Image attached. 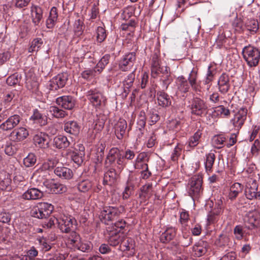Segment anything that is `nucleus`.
<instances>
[{"label":"nucleus","instance_id":"obj_6","mask_svg":"<svg viewBox=\"0 0 260 260\" xmlns=\"http://www.w3.org/2000/svg\"><path fill=\"white\" fill-rule=\"evenodd\" d=\"M87 97L90 103L95 107H99L105 104L106 99L103 94L96 89L88 91Z\"/></svg>","mask_w":260,"mask_h":260},{"label":"nucleus","instance_id":"obj_25","mask_svg":"<svg viewBox=\"0 0 260 260\" xmlns=\"http://www.w3.org/2000/svg\"><path fill=\"white\" fill-rule=\"evenodd\" d=\"M193 254L200 257L205 254L207 251V243L203 241L199 242L193 247Z\"/></svg>","mask_w":260,"mask_h":260},{"label":"nucleus","instance_id":"obj_53","mask_svg":"<svg viewBox=\"0 0 260 260\" xmlns=\"http://www.w3.org/2000/svg\"><path fill=\"white\" fill-rule=\"evenodd\" d=\"M20 76L17 74H14L9 76L7 79V83L8 85L12 86L19 83L20 81Z\"/></svg>","mask_w":260,"mask_h":260},{"label":"nucleus","instance_id":"obj_22","mask_svg":"<svg viewBox=\"0 0 260 260\" xmlns=\"http://www.w3.org/2000/svg\"><path fill=\"white\" fill-rule=\"evenodd\" d=\"M54 173L59 177L65 179L72 178L73 173L71 169L64 167H57L54 170Z\"/></svg>","mask_w":260,"mask_h":260},{"label":"nucleus","instance_id":"obj_20","mask_svg":"<svg viewBox=\"0 0 260 260\" xmlns=\"http://www.w3.org/2000/svg\"><path fill=\"white\" fill-rule=\"evenodd\" d=\"M218 85L221 92L223 93L227 92L230 86L229 76L225 74H222L219 78Z\"/></svg>","mask_w":260,"mask_h":260},{"label":"nucleus","instance_id":"obj_5","mask_svg":"<svg viewBox=\"0 0 260 260\" xmlns=\"http://www.w3.org/2000/svg\"><path fill=\"white\" fill-rule=\"evenodd\" d=\"M120 213L117 208L113 207H106L101 211L99 217L101 220L105 224L108 222L113 220Z\"/></svg>","mask_w":260,"mask_h":260},{"label":"nucleus","instance_id":"obj_15","mask_svg":"<svg viewBox=\"0 0 260 260\" xmlns=\"http://www.w3.org/2000/svg\"><path fill=\"white\" fill-rule=\"evenodd\" d=\"M30 11L32 23L35 25H38L43 18L42 9L39 6H32Z\"/></svg>","mask_w":260,"mask_h":260},{"label":"nucleus","instance_id":"obj_9","mask_svg":"<svg viewBox=\"0 0 260 260\" xmlns=\"http://www.w3.org/2000/svg\"><path fill=\"white\" fill-rule=\"evenodd\" d=\"M68 79V75L67 73L58 74L50 81V89L57 90L64 87Z\"/></svg>","mask_w":260,"mask_h":260},{"label":"nucleus","instance_id":"obj_28","mask_svg":"<svg viewBox=\"0 0 260 260\" xmlns=\"http://www.w3.org/2000/svg\"><path fill=\"white\" fill-rule=\"evenodd\" d=\"M243 187L239 183H234L230 187V192L229 193L228 197L231 200H234L238 195V194L242 192Z\"/></svg>","mask_w":260,"mask_h":260},{"label":"nucleus","instance_id":"obj_59","mask_svg":"<svg viewBox=\"0 0 260 260\" xmlns=\"http://www.w3.org/2000/svg\"><path fill=\"white\" fill-rule=\"evenodd\" d=\"M44 186L46 187V191L52 193L51 190L53 188L54 180H46L43 182Z\"/></svg>","mask_w":260,"mask_h":260},{"label":"nucleus","instance_id":"obj_49","mask_svg":"<svg viewBox=\"0 0 260 260\" xmlns=\"http://www.w3.org/2000/svg\"><path fill=\"white\" fill-rule=\"evenodd\" d=\"M85 153H79L76 148V151H74L72 154V158L74 162L78 165H80L83 161Z\"/></svg>","mask_w":260,"mask_h":260},{"label":"nucleus","instance_id":"obj_35","mask_svg":"<svg viewBox=\"0 0 260 260\" xmlns=\"http://www.w3.org/2000/svg\"><path fill=\"white\" fill-rule=\"evenodd\" d=\"M134 179H135V178L133 176H129L127 182V186L123 192V199H127L131 196L132 190L134 186V185L132 182Z\"/></svg>","mask_w":260,"mask_h":260},{"label":"nucleus","instance_id":"obj_21","mask_svg":"<svg viewBox=\"0 0 260 260\" xmlns=\"http://www.w3.org/2000/svg\"><path fill=\"white\" fill-rule=\"evenodd\" d=\"M157 99L159 105L162 107H167L171 105V100L170 96L163 91L157 92Z\"/></svg>","mask_w":260,"mask_h":260},{"label":"nucleus","instance_id":"obj_26","mask_svg":"<svg viewBox=\"0 0 260 260\" xmlns=\"http://www.w3.org/2000/svg\"><path fill=\"white\" fill-rule=\"evenodd\" d=\"M58 17V13L56 7H52L50 11L49 16L46 20V26L48 28H52L55 25Z\"/></svg>","mask_w":260,"mask_h":260},{"label":"nucleus","instance_id":"obj_16","mask_svg":"<svg viewBox=\"0 0 260 260\" xmlns=\"http://www.w3.org/2000/svg\"><path fill=\"white\" fill-rule=\"evenodd\" d=\"M49 137L45 133H40L36 134L34 137V141L36 145L42 148L48 147Z\"/></svg>","mask_w":260,"mask_h":260},{"label":"nucleus","instance_id":"obj_44","mask_svg":"<svg viewBox=\"0 0 260 260\" xmlns=\"http://www.w3.org/2000/svg\"><path fill=\"white\" fill-rule=\"evenodd\" d=\"M81 241L80 236L76 232H72L69 237L68 243L72 245L74 247H76Z\"/></svg>","mask_w":260,"mask_h":260},{"label":"nucleus","instance_id":"obj_23","mask_svg":"<svg viewBox=\"0 0 260 260\" xmlns=\"http://www.w3.org/2000/svg\"><path fill=\"white\" fill-rule=\"evenodd\" d=\"M176 234V230L175 228L172 227L168 228L160 235V240L162 243H168L173 239Z\"/></svg>","mask_w":260,"mask_h":260},{"label":"nucleus","instance_id":"obj_51","mask_svg":"<svg viewBox=\"0 0 260 260\" xmlns=\"http://www.w3.org/2000/svg\"><path fill=\"white\" fill-rule=\"evenodd\" d=\"M67 190V188L64 185L54 181L53 188L51 192L52 193H62L66 192Z\"/></svg>","mask_w":260,"mask_h":260},{"label":"nucleus","instance_id":"obj_61","mask_svg":"<svg viewBox=\"0 0 260 260\" xmlns=\"http://www.w3.org/2000/svg\"><path fill=\"white\" fill-rule=\"evenodd\" d=\"M118 150L117 148L111 149L107 156V159L109 160V161L113 162L115 160V155L118 153Z\"/></svg>","mask_w":260,"mask_h":260},{"label":"nucleus","instance_id":"obj_43","mask_svg":"<svg viewBox=\"0 0 260 260\" xmlns=\"http://www.w3.org/2000/svg\"><path fill=\"white\" fill-rule=\"evenodd\" d=\"M136 69L131 73L128 75L125 78L123 81V86H124L125 92H126L125 88L128 89L133 85V82L135 78V72Z\"/></svg>","mask_w":260,"mask_h":260},{"label":"nucleus","instance_id":"obj_36","mask_svg":"<svg viewBox=\"0 0 260 260\" xmlns=\"http://www.w3.org/2000/svg\"><path fill=\"white\" fill-rule=\"evenodd\" d=\"M177 81L178 84V88L180 91L182 92H186L188 91L189 86L187 80L184 77H179Z\"/></svg>","mask_w":260,"mask_h":260},{"label":"nucleus","instance_id":"obj_32","mask_svg":"<svg viewBox=\"0 0 260 260\" xmlns=\"http://www.w3.org/2000/svg\"><path fill=\"white\" fill-rule=\"evenodd\" d=\"M92 182L89 180H83L78 183L77 187L79 191L86 192L92 188Z\"/></svg>","mask_w":260,"mask_h":260},{"label":"nucleus","instance_id":"obj_18","mask_svg":"<svg viewBox=\"0 0 260 260\" xmlns=\"http://www.w3.org/2000/svg\"><path fill=\"white\" fill-rule=\"evenodd\" d=\"M126 128V121L124 119H119L115 126V133L118 139H122L125 133Z\"/></svg>","mask_w":260,"mask_h":260},{"label":"nucleus","instance_id":"obj_63","mask_svg":"<svg viewBox=\"0 0 260 260\" xmlns=\"http://www.w3.org/2000/svg\"><path fill=\"white\" fill-rule=\"evenodd\" d=\"M15 6L17 8H23L28 5L30 0H14Z\"/></svg>","mask_w":260,"mask_h":260},{"label":"nucleus","instance_id":"obj_14","mask_svg":"<svg viewBox=\"0 0 260 260\" xmlns=\"http://www.w3.org/2000/svg\"><path fill=\"white\" fill-rule=\"evenodd\" d=\"M56 104L62 108L71 110L73 109L75 105V100L71 96H61L58 97L56 100Z\"/></svg>","mask_w":260,"mask_h":260},{"label":"nucleus","instance_id":"obj_31","mask_svg":"<svg viewBox=\"0 0 260 260\" xmlns=\"http://www.w3.org/2000/svg\"><path fill=\"white\" fill-rule=\"evenodd\" d=\"M215 159V154L213 153H209L206 155L205 167L207 172H211L212 166Z\"/></svg>","mask_w":260,"mask_h":260},{"label":"nucleus","instance_id":"obj_52","mask_svg":"<svg viewBox=\"0 0 260 260\" xmlns=\"http://www.w3.org/2000/svg\"><path fill=\"white\" fill-rule=\"evenodd\" d=\"M106 33L105 29L101 26H99L96 29V40L99 43H101L105 40L106 38Z\"/></svg>","mask_w":260,"mask_h":260},{"label":"nucleus","instance_id":"obj_10","mask_svg":"<svg viewBox=\"0 0 260 260\" xmlns=\"http://www.w3.org/2000/svg\"><path fill=\"white\" fill-rule=\"evenodd\" d=\"M28 136V132L23 127L14 129L9 135V139L14 142H20L25 139Z\"/></svg>","mask_w":260,"mask_h":260},{"label":"nucleus","instance_id":"obj_24","mask_svg":"<svg viewBox=\"0 0 260 260\" xmlns=\"http://www.w3.org/2000/svg\"><path fill=\"white\" fill-rule=\"evenodd\" d=\"M70 143L65 136L59 135L55 137L53 141V145L57 148H65L69 146Z\"/></svg>","mask_w":260,"mask_h":260},{"label":"nucleus","instance_id":"obj_12","mask_svg":"<svg viewBox=\"0 0 260 260\" xmlns=\"http://www.w3.org/2000/svg\"><path fill=\"white\" fill-rule=\"evenodd\" d=\"M21 117L19 115L15 114L11 116L4 122L0 125V128L4 131H9L15 127L20 122Z\"/></svg>","mask_w":260,"mask_h":260},{"label":"nucleus","instance_id":"obj_2","mask_svg":"<svg viewBox=\"0 0 260 260\" xmlns=\"http://www.w3.org/2000/svg\"><path fill=\"white\" fill-rule=\"evenodd\" d=\"M53 206L47 203H39L31 210V215L38 218H45L53 211Z\"/></svg>","mask_w":260,"mask_h":260},{"label":"nucleus","instance_id":"obj_13","mask_svg":"<svg viewBox=\"0 0 260 260\" xmlns=\"http://www.w3.org/2000/svg\"><path fill=\"white\" fill-rule=\"evenodd\" d=\"M202 180L199 177H193L190 182L188 193L191 197H197L201 191Z\"/></svg>","mask_w":260,"mask_h":260},{"label":"nucleus","instance_id":"obj_19","mask_svg":"<svg viewBox=\"0 0 260 260\" xmlns=\"http://www.w3.org/2000/svg\"><path fill=\"white\" fill-rule=\"evenodd\" d=\"M80 126L75 121L67 122L64 124V130L68 133L77 136L80 132Z\"/></svg>","mask_w":260,"mask_h":260},{"label":"nucleus","instance_id":"obj_47","mask_svg":"<svg viewBox=\"0 0 260 260\" xmlns=\"http://www.w3.org/2000/svg\"><path fill=\"white\" fill-rule=\"evenodd\" d=\"M141 194L140 196H143L145 198L149 197L152 191V185L151 183H146L141 188Z\"/></svg>","mask_w":260,"mask_h":260},{"label":"nucleus","instance_id":"obj_56","mask_svg":"<svg viewBox=\"0 0 260 260\" xmlns=\"http://www.w3.org/2000/svg\"><path fill=\"white\" fill-rule=\"evenodd\" d=\"M133 14V9L132 7H126L124 8L121 14V18L123 20H127L132 16Z\"/></svg>","mask_w":260,"mask_h":260},{"label":"nucleus","instance_id":"obj_38","mask_svg":"<svg viewBox=\"0 0 260 260\" xmlns=\"http://www.w3.org/2000/svg\"><path fill=\"white\" fill-rule=\"evenodd\" d=\"M99 74L98 70L95 67L93 69H87L81 73V76L86 80H90Z\"/></svg>","mask_w":260,"mask_h":260},{"label":"nucleus","instance_id":"obj_58","mask_svg":"<svg viewBox=\"0 0 260 260\" xmlns=\"http://www.w3.org/2000/svg\"><path fill=\"white\" fill-rule=\"evenodd\" d=\"M260 150V142L257 139L254 141L251 149V152L253 155L256 156Z\"/></svg>","mask_w":260,"mask_h":260},{"label":"nucleus","instance_id":"obj_27","mask_svg":"<svg viewBox=\"0 0 260 260\" xmlns=\"http://www.w3.org/2000/svg\"><path fill=\"white\" fill-rule=\"evenodd\" d=\"M151 72L152 75H157L160 73L168 74V68L167 67H160L157 58H153L151 65Z\"/></svg>","mask_w":260,"mask_h":260},{"label":"nucleus","instance_id":"obj_1","mask_svg":"<svg viewBox=\"0 0 260 260\" xmlns=\"http://www.w3.org/2000/svg\"><path fill=\"white\" fill-rule=\"evenodd\" d=\"M242 54L244 59L250 67H255L258 64L260 52L257 48L251 46L245 47Z\"/></svg>","mask_w":260,"mask_h":260},{"label":"nucleus","instance_id":"obj_64","mask_svg":"<svg viewBox=\"0 0 260 260\" xmlns=\"http://www.w3.org/2000/svg\"><path fill=\"white\" fill-rule=\"evenodd\" d=\"M213 78V74L211 70V66H209L205 81V84H209L212 81Z\"/></svg>","mask_w":260,"mask_h":260},{"label":"nucleus","instance_id":"obj_62","mask_svg":"<svg viewBox=\"0 0 260 260\" xmlns=\"http://www.w3.org/2000/svg\"><path fill=\"white\" fill-rule=\"evenodd\" d=\"M11 220V217L9 213L2 212L0 213V222L8 223Z\"/></svg>","mask_w":260,"mask_h":260},{"label":"nucleus","instance_id":"obj_40","mask_svg":"<svg viewBox=\"0 0 260 260\" xmlns=\"http://www.w3.org/2000/svg\"><path fill=\"white\" fill-rule=\"evenodd\" d=\"M110 56L109 54L104 55L98 63L95 68L98 70V73H101L105 66L109 63Z\"/></svg>","mask_w":260,"mask_h":260},{"label":"nucleus","instance_id":"obj_3","mask_svg":"<svg viewBox=\"0 0 260 260\" xmlns=\"http://www.w3.org/2000/svg\"><path fill=\"white\" fill-rule=\"evenodd\" d=\"M135 52H130L124 55L119 61L118 67L120 70L126 72L131 70L136 61Z\"/></svg>","mask_w":260,"mask_h":260},{"label":"nucleus","instance_id":"obj_33","mask_svg":"<svg viewBox=\"0 0 260 260\" xmlns=\"http://www.w3.org/2000/svg\"><path fill=\"white\" fill-rule=\"evenodd\" d=\"M245 220L246 223L249 224V225H247L249 229L257 227L259 224V221L256 215L253 213H249Z\"/></svg>","mask_w":260,"mask_h":260},{"label":"nucleus","instance_id":"obj_34","mask_svg":"<svg viewBox=\"0 0 260 260\" xmlns=\"http://www.w3.org/2000/svg\"><path fill=\"white\" fill-rule=\"evenodd\" d=\"M116 178V174L114 170L111 169L108 171L104 175V183L111 185Z\"/></svg>","mask_w":260,"mask_h":260},{"label":"nucleus","instance_id":"obj_50","mask_svg":"<svg viewBox=\"0 0 260 260\" xmlns=\"http://www.w3.org/2000/svg\"><path fill=\"white\" fill-rule=\"evenodd\" d=\"M36 162V157L34 153H30L24 158L23 164L26 167L34 166Z\"/></svg>","mask_w":260,"mask_h":260},{"label":"nucleus","instance_id":"obj_46","mask_svg":"<svg viewBox=\"0 0 260 260\" xmlns=\"http://www.w3.org/2000/svg\"><path fill=\"white\" fill-rule=\"evenodd\" d=\"M225 140V138L223 136H215L212 139L213 145L218 149L221 148L222 147Z\"/></svg>","mask_w":260,"mask_h":260},{"label":"nucleus","instance_id":"obj_7","mask_svg":"<svg viewBox=\"0 0 260 260\" xmlns=\"http://www.w3.org/2000/svg\"><path fill=\"white\" fill-rule=\"evenodd\" d=\"M76 223V220L71 216L60 215L58 217V227L64 233H68L73 226Z\"/></svg>","mask_w":260,"mask_h":260},{"label":"nucleus","instance_id":"obj_48","mask_svg":"<svg viewBox=\"0 0 260 260\" xmlns=\"http://www.w3.org/2000/svg\"><path fill=\"white\" fill-rule=\"evenodd\" d=\"M198 71L193 69L189 75L188 80L192 88L195 89L197 86Z\"/></svg>","mask_w":260,"mask_h":260},{"label":"nucleus","instance_id":"obj_55","mask_svg":"<svg viewBox=\"0 0 260 260\" xmlns=\"http://www.w3.org/2000/svg\"><path fill=\"white\" fill-rule=\"evenodd\" d=\"M229 238L224 235H220L216 240L215 243L218 246H223L228 244Z\"/></svg>","mask_w":260,"mask_h":260},{"label":"nucleus","instance_id":"obj_42","mask_svg":"<svg viewBox=\"0 0 260 260\" xmlns=\"http://www.w3.org/2000/svg\"><path fill=\"white\" fill-rule=\"evenodd\" d=\"M43 44V40L40 38H36L32 40L31 45L28 49L29 52L37 51L41 48Z\"/></svg>","mask_w":260,"mask_h":260},{"label":"nucleus","instance_id":"obj_60","mask_svg":"<svg viewBox=\"0 0 260 260\" xmlns=\"http://www.w3.org/2000/svg\"><path fill=\"white\" fill-rule=\"evenodd\" d=\"M181 151V148L178 145L176 146L171 155V159L173 161H176L177 160L178 157L180 155Z\"/></svg>","mask_w":260,"mask_h":260},{"label":"nucleus","instance_id":"obj_4","mask_svg":"<svg viewBox=\"0 0 260 260\" xmlns=\"http://www.w3.org/2000/svg\"><path fill=\"white\" fill-rule=\"evenodd\" d=\"M258 185L256 181L250 179L247 182L245 189V194L249 200H260V191H257Z\"/></svg>","mask_w":260,"mask_h":260},{"label":"nucleus","instance_id":"obj_41","mask_svg":"<svg viewBox=\"0 0 260 260\" xmlns=\"http://www.w3.org/2000/svg\"><path fill=\"white\" fill-rule=\"evenodd\" d=\"M92 244L90 242L81 240L75 248L82 252H88L92 249Z\"/></svg>","mask_w":260,"mask_h":260},{"label":"nucleus","instance_id":"obj_8","mask_svg":"<svg viewBox=\"0 0 260 260\" xmlns=\"http://www.w3.org/2000/svg\"><path fill=\"white\" fill-rule=\"evenodd\" d=\"M247 113L246 109L241 108L231 119V122L236 129H239L243 125L246 119Z\"/></svg>","mask_w":260,"mask_h":260},{"label":"nucleus","instance_id":"obj_37","mask_svg":"<svg viewBox=\"0 0 260 260\" xmlns=\"http://www.w3.org/2000/svg\"><path fill=\"white\" fill-rule=\"evenodd\" d=\"M49 112L54 117L57 118H63L67 115L64 111L55 106H50Z\"/></svg>","mask_w":260,"mask_h":260},{"label":"nucleus","instance_id":"obj_45","mask_svg":"<svg viewBox=\"0 0 260 260\" xmlns=\"http://www.w3.org/2000/svg\"><path fill=\"white\" fill-rule=\"evenodd\" d=\"M245 26L247 30L256 32L258 29V24L256 20L254 19L248 20L245 23Z\"/></svg>","mask_w":260,"mask_h":260},{"label":"nucleus","instance_id":"obj_11","mask_svg":"<svg viewBox=\"0 0 260 260\" xmlns=\"http://www.w3.org/2000/svg\"><path fill=\"white\" fill-rule=\"evenodd\" d=\"M207 106L204 102L199 99L194 98L191 104V113L197 115H201L206 112Z\"/></svg>","mask_w":260,"mask_h":260},{"label":"nucleus","instance_id":"obj_57","mask_svg":"<svg viewBox=\"0 0 260 260\" xmlns=\"http://www.w3.org/2000/svg\"><path fill=\"white\" fill-rule=\"evenodd\" d=\"M120 247H123V250H129L133 248L132 240V239H124L121 241Z\"/></svg>","mask_w":260,"mask_h":260},{"label":"nucleus","instance_id":"obj_30","mask_svg":"<svg viewBox=\"0 0 260 260\" xmlns=\"http://www.w3.org/2000/svg\"><path fill=\"white\" fill-rule=\"evenodd\" d=\"M202 134L200 130L196 132L188 140L187 148H192L198 145Z\"/></svg>","mask_w":260,"mask_h":260},{"label":"nucleus","instance_id":"obj_39","mask_svg":"<svg viewBox=\"0 0 260 260\" xmlns=\"http://www.w3.org/2000/svg\"><path fill=\"white\" fill-rule=\"evenodd\" d=\"M122 238L120 233L112 234L108 239L109 244L112 246L118 245L122 241Z\"/></svg>","mask_w":260,"mask_h":260},{"label":"nucleus","instance_id":"obj_17","mask_svg":"<svg viewBox=\"0 0 260 260\" xmlns=\"http://www.w3.org/2000/svg\"><path fill=\"white\" fill-rule=\"evenodd\" d=\"M43 196V192L36 188H31L26 191L22 196L25 200H37Z\"/></svg>","mask_w":260,"mask_h":260},{"label":"nucleus","instance_id":"obj_29","mask_svg":"<svg viewBox=\"0 0 260 260\" xmlns=\"http://www.w3.org/2000/svg\"><path fill=\"white\" fill-rule=\"evenodd\" d=\"M30 119L41 125H45L47 123V117L43 115L37 109L34 110L33 115L31 116Z\"/></svg>","mask_w":260,"mask_h":260},{"label":"nucleus","instance_id":"obj_54","mask_svg":"<svg viewBox=\"0 0 260 260\" xmlns=\"http://www.w3.org/2000/svg\"><path fill=\"white\" fill-rule=\"evenodd\" d=\"M74 31L76 35L80 36L82 35L83 31V22L80 20L75 21L74 23Z\"/></svg>","mask_w":260,"mask_h":260}]
</instances>
